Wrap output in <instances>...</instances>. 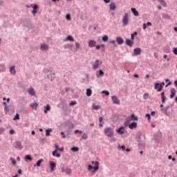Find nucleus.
<instances>
[{
	"instance_id": "obj_21",
	"label": "nucleus",
	"mask_w": 177,
	"mask_h": 177,
	"mask_svg": "<svg viewBox=\"0 0 177 177\" xmlns=\"http://www.w3.org/2000/svg\"><path fill=\"white\" fill-rule=\"evenodd\" d=\"M30 107L34 110H37L38 109V103L34 102L30 104Z\"/></svg>"
},
{
	"instance_id": "obj_20",
	"label": "nucleus",
	"mask_w": 177,
	"mask_h": 177,
	"mask_svg": "<svg viewBox=\"0 0 177 177\" xmlns=\"http://www.w3.org/2000/svg\"><path fill=\"white\" fill-rule=\"evenodd\" d=\"M131 10L133 15H134L136 17L139 16V12H138V10H136V8H131Z\"/></svg>"
},
{
	"instance_id": "obj_60",
	"label": "nucleus",
	"mask_w": 177,
	"mask_h": 177,
	"mask_svg": "<svg viewBox=\"0 0 177 177\" xmlns=\"http://www.w3.org/2000/svg\"><path fill=\"white\" fill-rule=\"evenodd\" d=\"M99 121H100V122H103V118H102V117H100V118H99Z\"/></svg>"
},
{
	"instance_id": "obj_36",
	"label": "nucleus",
	"mask_w": 177,
	"mask_h": 177,
	"mask_svg": "<svg viewBox=\"0 0 177 177\" xmlns=\"http://www.w3.org/2000/svg\"><path fill=\"white\" fill-rule=\"evenodd\" d=\"M5 65H0V73H1L2 71H5Z\"/></svg>"
},
{
	"instance_id": "obj_29",
	"label": "nucleus",
	"mask_w": 177,
	"mask_h": 177,
	"mask_svg": "<svg viewBox=\"0 0 177 177\" xmlns=\"http://www.w3.org/2000/svg\"><path fill=\"white\" fill-rule=\"evenodd\" d=\"M92 95V90L91 88L86 89V96H91Z\"/></svg>"
},
{
	"instance_id": "obj_11",
	"label": "nucleus",
	"mask_w": 177,
	"mask_h": 177,
	"mask_svg": "<svg viewBox=\"0 0 177 177\" xmlns=\"http://www.w3.org/2000/svg\"><path fill=\"white\" fill-rule=\"evenodd\" d=\"M62 172H65L67 175H70L72 172V170L70 168H66L65 169L64 168H62Z\"/></svg>"
},
{
	"instance_id": "obj_37",
	"label": "nucleus",
	"mask_w": 177,
	"mask_h": 177,
	"mask_svg": "<svg viewBox=\"0 0 177 177\" xmlns=\"http://www.w3.org/2000/svg\"><path fill=\"white\" fill-rule=\"evenodd\" d=\"M78 150H80V149L77 147H73L71 148L72 151H78Z\"/></svg>"
},
{
	"instance_id": "obj_42",
	"label": "nucleus",
	"mask_w": 177,
	"mask_h": 177,
	"mask_svg": "<svg viewBox=\"0 0 177 177\" xmlns=\"http://www.w3.org/2000/svg\"><path fill=\"white\" fill-rule=\"evenodd\" d=\"M66 20H71V15H70V14H67L66 15Z\"/></svg>"
},
{
	"instance_id": "obj_54",
	"label": "nucleus",
	"mask_w": 177,
	"mask_h": 177,
	"mask_svg": "<svg viewBox=\"0 0 177 177\" xmlns=\"http://www.w3.org/2000/svg\"><path fill=\"white\" fill-rule=\"evenodd\" d=\"M61 135L62 136L63 139L66 138V136L64 135V132L62 131Z\"/></svg>"
},
{
	"instance_id": "obj_28",
	"label": "nucleus",
	"mask_w": 177,
	"mask_h": 177,
	"mask_svg": "<svg viewBox=\"0 0 177 177\" xmlns=\"http://www.w3.org/2000/svg\"><path fill=\"white\" fill-rule=\"evenodd\" d=\"M131 117L132 121H138V116L135 115V114H131Z\"/></svg>"
},
{
	"instance_id": "obj_26",
	"label": "nucleus",
	"mask_w": 177,
	"mask_h": 177,
	"mask_svg": "<svg viewBox=\"0 0 177 177\" xmlns=\"http://www.w3.org/2000/svg\"><path fill=\"white\" fill-rule=\"evenodd\" d=\"M126 44L128 46H132V45H133V41L127 39H126Z\"/></svg>"
},
{
	"instance_id": "obj_53",
	"label": "nucleus",
	"mask_w": 177,
	"mask_h": 177,
	"mask_svg": "<svg viewBox=\"0 0 177 177\" xmlns=\"http://www.w3.org/2000/svg\"><path fill=\"white\" fill-rule=\"evenodd\" d=\"M5 129L3 128H0V133H3Z\"/></svg>"
},
{
	"instance_id": "obj_35",
	"label": "nucleus",
	"mask_w": 177,
	"mask_h": 177,
	"mask_svg": "<svg viewBox=\"0 0 177 177\" xmlns=\"http://www.w3.org/2000/svg\"><path fill=\"white\" fill-rule=\"evenodd\" d=\"M103 75H104V72L102 70H100L97 77H103Z\"/></svg>"
},
{
	"instance_id": "obj_41",
	"label": "nucleus",
	"mask_w": 177,
	"mask_h": 177,
	"mask_svg": "<svg viewBox=\"0 0 177 177\" xmlns=\"http://www.w3.org/2000/svg\"><path fill=\"white\" fill-rule=\"evenodd\" d=\"M75 104H77V102L76 101H72L69 104L70 106H75Z\"/></svg>"
},
{
	"instance_id": "obj_9",
	"label": "nucleus",
	"mask_w": 177,
	"mask_h": 177,
	"mask_svg": "<svg viewBox=\"0 0 177 177\" xmlns=\"http://www.w3.org/2000/svg\"><path fill=\"white\" fill-rule=\"evenodd\" d=\"M88 44L89 48H95V46H96V41L90 40L88 41Z\"/></svg>"
},
{
	"instance_id": "obj_18",
	"label": "nucleus",
	"mask_w": 177,
	"mask_h": 177,
	"mask_svg": "<svg viewBox=\"0 0 177 177\" xmlns=\"http://www.w3.org/2000/svg\"><path fill=\"white\" fill-rule=\"evenodd\" d=\"M117 132L118 133L122 135L125 132V129L124 128V127H121L118 129H117Z\"/></svg>"
},
{
	"instance_id": "obj_4",
	"label": "nucleus",
	"mask_w": 177,
	"mask_h": 177,
	"mask_svg": "<svg viewBox=\"0 0 177 177\" xmlns=\"http://www.w3.org/2000/svg\"><path fill=\"white\" fill-rule=\"evenodd\" d=\"M169 106H166L164 109H161V111H162V113H164L165 115H167V117H171L172 114L171 113V112L169 111Z\"/></svg>"
},
{
	"instance_id": "obj_13",
	"label": "nucleus",
	"mask_w": 177,
	"mask_h": 177,
	"mask_svg": "<svg viewBox=\"0 0 177 177\" xmlns=\"http://www.w3.org/2000/svg\"><path fill=\"white\" fill-rule=\"evenodd\" d=\"M28 93H29V95H31V96H35V91H34V88H30L28 90Z\"/></svg>"
},
{
	"instance_id": "obj_49",
	"label": "nucleus",
	"mask_w": 177,
	"mask_h": 177,
	"mask_svg": "<svg viewBox=\"0 0 177 177\" xmlns=\"http://www.w3.org/2000/svg\"><path fill=\"white\" fill-rule=\"evenodd\" d=\"M32 8H33V9L35 10L36 9H38V6H37V4H33V6H31Z\"/></svg>"
},
{
	"instance_id": "obj_55",
	"label": "nucleus",
	"mask_w": 177,
	"mask_h": 177,
	"mask_svg": "<svg viewBox=\"0 0 177 177\" xmlns=\"http://www.w3.org/2000/svg\"><path fill=\"white\" fill-rule=\"evenodd\" d=\"M95 49L97 50H99V49H100V45H97V46H95Z\"/></svg>"
},
{
	"instance_id": "obj_46",
	"label": "nucleus",
	"mask_w": 177,
	"mask_h": 177,
	"mask_svg": "<svg viewBox=\"0 0 177 177\" xmlns=\"http://www.w3.org/2000/svg\"><path fill=\"white\" fill-rule=\"evenodd\" d=\"M10 160H11L12 164L14 165H16V160H15L13 158H11Z\"/></svg>"
},
{
	"instance_id": "obj_39",
	"label": "nucleus",
	"mask_w": 177,
	"mask_h": 177,
	"mask_svg": "<svg viewBox=\"0 0 177 177\" xmlns=\"http://www.w3.org/2000/svg\"><path fill=\"white\" fill-rule=\"evenodd\" d=\"M81 139H83V140H86L88 139V136L86 135V133H84L82 136V138Z\"/></svg>"
},
{
	"instance_id": "obj_47",
	"label": "nucleus",
	"mask_w": 177,
	"mask_h": 177,
	"mask_svg": "<svg viewBox=\"0 0 177 177\" xmlns=\"http://www.w3.org/2000/svg\"><path fill=\"white\" fill-rule=\"evenodd\" d=\"M145 117H147V118H148V121H150V118H151V116H150V113L146 114Z\"/></svg>"
},
{
	"instance_id": "obj_7",
	"label": "nucleus",
	"mask_w": 177,
	"mask_h": 177,
	"mask_svg": "<svg viewBox=\"0 0 177 177\" xmlns=\"http://www.w3.org/2000/svg\"><path fill=\"white\" fill-rule=\"evenodd\" d=\"M15 149L21 150L23 149V145H21V142L17 141L15 142Z\"/></svg>"
},
{
	"instance_id": "obj_31",
	"label": "nucleus",
	"mask_w": 177,
	"mask_h": 177,
	"mask_svg": "<svg viewBox=\"0 0 177 177\" xmlns=\"http://www.w3.org/2000/svg\"><path fill=\"white\" fill-rule=\"evenodd\" d=\"M66 41H71V42H74V38H73V36H68L66 37Z\"/></svg>"
},
{
	"instance_id": "obj_52",
	"label": "nucleus",
	"mask_w": 177,
	"mask_h": 177,
	"mask_svg": "<svg viewBox=\"0 0 177 177\" xmlns=\"http://www.w3.org/2000/svg\"><path fill=\"white\" fill-rule=\"evenodd\" d=\"M146 28H147V24H143V30H146Z\"/></svg>"
},
{
	"instance_id": "obj_22",
	"label": "nucleus",
	"mask_w": 177,
	"mask_h": 177,
	"mask_svg": "<svg viewBox=\"0 0 177 177\" xmlns=\"http://www.w3.org/2000/svg\"><path fill=\"white\" fill-rule=\"evenodd\" d=\"M141 52H142V50L139 48L134 49V55H136V56H138V55H140Z\"/></svg>"
},
{
	"instance_id": "obj_45",
	"label": "nucleus",
	"mask_w": 177,
	"mask_h": 177,
	"mask_svg": "<svg viewBox=\"0 0 177 177\" xmlns=\"http://www.w3.org/2000/svg\"><path fill=\"white\" fill-rule=\"evenodd\" d=\"M165 82H168V84L166 85V86H169V85H171V82H169V80L166 79Z\"/></svg>"
},
{
	"instance_id": "obj_15",
	"label": "nucleus",
	"mask_w": 177,
	"mask_h": 177,
	"mask_svg": "<svg viewBox=\"0 0 177 177\" xmlns=\"http://www.w3.org/2000/svg\"><path fill=\"white\" fill-rule=\"evenodd\" d=\"M110 10H115L117 9V6H115V3L111 2L109 5Z\"/></svg>"
},
{
	"instance_id": "obj_64",
	"label": "nucleus",
	"mask_w": 177,
	"mask_h": 177,
	"mask_svg": "<svg viewBox=\"0 0 177 177\" xmlns=\"http://www.w3.org/2000/svg\"><path fill=\"white\" fill-rule=\"evenodd\" d=\"M121 149H122V150H125V146H124V145H122V146L121 147Z\"/></svg>"
},
{
	"instance_id": "obj_19",
	"label": "nucleus",
	"mask_w": 177,
	"mask_h": 177,
	"mask_svg": "<svg viewBox=\"0 0 177 177\" xmlns=\"http://www.w3.org/2000/svg\"><path fill=\"white\" fill-rule=\"evenodd\" d=\"M138 127V123L136 122H133L131 124H129V128L130 129H133V128H136Z\"/></svg>"
},
{
	"instance_id": "obj_1",
	"label": "nucleus",
	"mask_w": 177,
	"mask_h": 177,
	"mask_svg": "<svg viewBox=\"0 0 177 177\" xmlns=\"http://www.w3.org/2000/svg\"><path fill=\"white\" fill-rule=\"evenodd\" d=\"M104 132L108 138H113L114 136V130L111 127L105 128Z\"/></svg>"
},
{
	"instance_id": "obj_50",
	"label": "nucleus",
	"mask_w": 177,
	"mask_h": 177,
	"mask_svg": "<svg viewBox=\"0 0 177 177\" xmlns=\"http://www.w3.org/2000/svg\"><path fill=\"white\" fill-rule=\"evenodd\" d=\"M173 53H174V55H177V48H174L173 49Z\"/></svg>"
},
{
	"instance_id": "obj_27",
	"label": "nucleus",
	"mask_w": 177,
	"mask_h": 177,
	"mask_svg": "<svg viewBox=\"0 0 177 177\" xmlns=\"http://www.w3.org/2000/svg\"><path fill=\"white\" fill-rule=\"evenodd\" d=\"M158 2L160 3L162 6H164L165 8L167 6V3L164 0H158Z\"/></svg>"
},
{
	"instance_id": "obj_51",
	"label": "nucleus",
	"mask_w": 177,
	"mask_h": 177,
	"mask_svg": "<svg viewBox=\"0 0 177 177\" xmlns=\"http://www.w3.org/2000/svg\"><path fill=\"white\" fill-rule=\"evenodd\" d=\"M75 46H76V49H79L80 48V43L76 42L75 43Z\"/></svg>"
},
{
	"instance_id": "obj_17",
	"label": "nucleus",
	"mask_w": 177,
	"mask_h": 177,
	"mask_svg": "<svg viewBox=\"0 0 177 177\" xmlns=\"http://www.w3.org/2000/svg\"><path fill=\"white\" fill-rule=\"evenodd\" d=\"M116 42L118 44V45H122V44H124V39L120 37H118L116 38Z\"/></svg>"
},
{
	"instance_id": "obj_58",
	"label": "nucleus",
	"mask_w": 177,
	"mask_h": 177,
	"mask_svg": "<svg viewBox=\"0 0 177 177\" xmlns=\"http://www.w3.org/2000/svg\"><path fill=\"white\" fill-rule=\"evenodd\" d=\"M151 115H152V116L156 115V112L155 111H151Z\"/></svg>"
},
{
	"instance_id": "obj_56",
	"label": "nucleus",
	"mask_w": 177,
	"mask_h": 177,
	"mask_svg": "<svg viewBox=\"0 0 177 177\" xmlns=\"http://www.w3.org/2000/svg\"><path fill=\"white\" fill-rule=\"evenodd\" d=\"M18 174H19V175H21V174H23V171H21V169H19L18 170Z\"/></svg>"
},
{
	"instance_id": "obj_24",
	"label": "nucleus",
	"mask_w": 177,
	"mask_h": 177,
	"mask_svg": "<svg viewBox=\"0 0 177 177\" xmlns=\"http://www.w3.org/2000/svg\"><path fill=\"white\" fill-rule=\"evenodd\" d=\"M44 113L45 114H46V113H48V111H50V105L47 104L45 107H44Z\"/></svg>"
},
{
	"instance_id": "obj_63",
	"label": "nucleus",
	"mask_w": 177,
	"mask_h": 177,
	"mask_svg": "<svg viewBox=\"0 0 177 177\" xmlns=\"http://www.w3.org/2000/svg\"><path fill=\"white\" fill-rule=\"evenodd\" d=\"M32 13L33 15H35V14L37 13L36 10H34L33 11H32Z\"/></svg>"
},
{
	"instance_id": "obj_32",
	"label": "nucleus",
	"mask_w": 177,
	"mask_h": 177,
	"mask_svg": "<svg viewBox=\"0 0 177 177\" xmlns=\"http://www.w3.org/2000/svg\"><path fill=\"white\" fill-rule=\"evenodd\" d=\"M92 109H93V110H99V109H100V106L93 104V105L92 106Z\"/></svg>"
},
{
	"instance_id": "obj_16",
	"label": "nucleus",
	"mask_w": 177,
	"mask_h": 177,
	"mask_svg": "<svg viewBox=\"0 0 177 177\" xmlns=\"http://www.w3.org/2000/svg\"><path fill=\"white\" fill-rule=\"evenodd\" d=\"M175 95H176V90H175V88H171L170 99H174V97H175Z\"/></svg>"
},
{
	"instance_id": "obj_6",
	"label": "nucleus",
	"mask_w": 177,
	"mask_h": 177,
	"mask_svg": "<svg viewBox=\"0 0 177 177\" xmlns=\"http://www.w3.org/2000/svg\"><path fill=\"white\" fill-rule=\"evenodd\" d=\"M102 64V62L99 59L95 60V63L93 65V68L94 70H97L99 68V66Z\"/></svg>"
},
{
	"instance_id": "obj_3",
	"label": "nucleus",
	"mask_w": 177,
	"mask_h": 177,
	"mask_svg": "<svg viewBox=\"0 0 177 177\" xmlns=\"http://www.w3.org/2000/svg\"><path fill=\"white\" fill-rule=\"evenodd\" d=\"M122 21L123 26H128L129 23V14H128L127 12H125L122 17Z\"/></svg>"
},
{
	"instance_id": "obj_5",
	"label": "nucleus",
	"mask_w": 177,
	"mask_h": 177,
	"mask_svg": "<svg viewBox=\"0 0 177 177\" xmlns=\"http://www.w3.org/2000/svg\"><path fill=\"white\" fill-rule=\"evenodd\" d=\"M55 149H55V151H53V157H60V153H57V150H59V145H57V144H55Z\"/></svg>"
},
{
	"instance_id": "obj_25",
	"label": "nucleus",
	"mask_w": 177,
	"mask_h": 177,
	"mask_svg": "<svg viewBox=\"0 0 177 177\" xmlns=\"http://www.w3.org/2000/svg\"><path fill=\"white\" fill-rule=\"evenodd\" d=\"M161 98H162V103H165V100H167V97L165 95V93H161Z\"/></svg>"
},
{
	"instance_id": "obj_8",
	"label": "nucleus",
	"mask_w": 177,
	"mask_h": 177,
	"mask_svg": "<svg viewBox=\"0 0 177 177\" xmlns=\"http://www.w3.org/2000/svg\"><path fill=\"white\" fill-rule=\"evenodd\" d=\"M111 99H112V102L115 104H120V100L118 99V97L113 95L111 97Z\"/></svg>"
},
{
	"instance_id": "obj_59",
	"label": "nucleus",
	"mask_w": 177,
	"mask_h": 177,
	"mask_svg": "<svg viewBox=\"0 0 177 177\" xmlns=\"http://www.w3.org/2000/svg\"><path fill=\"white\" fill-rule=\"evenodd\" d=\"M105 3H110V0H103Z\"/></svg>"
},
{
	"instance_id": "obj_2",
	"label": "nucleus",
	"mask_w": 177,
	"mask_h": 177,
	"mask_svg": "<svg viewBox=\"0 0 177 177\" xmlns=\"http://www.w3.org/2000/svg\"><path fill=\"white\" fill-rule=\"evenodd\" d=\"M97 169H99V162L98 161L95 162L94 167H93L91 165H88V171H91V172L95 173L97 171Z\"/></svg>"
},
{
	"instance_id": "obj_40",
	"label": "nucleus",
	"mask_w": 177,
	"mask_h": 177,
	"mask_svg": "<svg viewBox=\"0 0 177 177\" xmlns=\"http://www.w3.org/2000/svg\"><path fill=\"white\" fill-rule=\"evenodd\" d=\"M25 160H29V161H31V160H32V158H31V156L30 155H27L25 157Z\"/></svg>"
},
{
	"instance_id": "obj_34",
	"label": "nucleus",
	"mask_w": 177,
	"mask_h": 177,
	"mask_svg": "<svg viewBox=\"0 0 177 177\" xmlns=\"http://www.w3.org/2000/svg\"><path fill=\"white\" fill-rule=\"evenodd\" d=\"M44 161V159H40L39 160L37 163H36V165L37 167H41V163Z\"/></svg>"
},
{
	"instance_id": "obj_10",
	"label": "nucleus",
	"mask_w": 177,
	"mask_h": 177,
	"mask_svg": "<svg viewBox=\"0 0 177 177\" xmlns=\"http://www.w3.org/2000/svg\"><path fill=\"white\" fill-rule=\"evenodd\" d=\"M155 89H158V92H161L162 91V86L160 83L155 84Z\"/></svg>"
},
{
	"instance_id": "obj_14",
	"label": "nucleus",
	"mask_w": 177,
	"mask_h": 177,
	"mask_svg": "<svg viewBox=\"0 0 177 177\" xmlns=\"http://www.w3.org/2000/svg\"><path fill=\"white\" fill-rule=\"evenodd\" d=\"M50 171L53 172V171H55V168H56V163L53 162H50Z\"/></svg>"
},
{
	"instance_id": "obj_38",
	"label": "nucleus",
	"mask_w": 177,
	"mask_h": 177,
	"mask_svg": "<svg viewBox=\"0 0 177 177\" xmlns=\"http://www.w3.org/2000/svg\"><path fill=\"white\" fill-rule=\"evenodd\" d=\"M14 120H20V115H19V113H16L15 117L13 118Z\"/></svg>"
},
{
	"instance_id": "obj_57",
	"label": "nucleus",
	"mask_w": 177,
	"mask_h": 177,
	"mask_svg": "<svg viewBox=\"0 0 177 177\" xmlns=\"http://www.w3.org/2000/svg\"><path fill=\"white\" fill-rule=\"evenodd\" d=\"M10 135H13V133H15V130H10Z\"/></svg>"
},
{
	"instance_id": "obj_12",
	"label": "nucleus",
	"mask_w": 177,
	"mask_h": 177,
	"mask_svg": "<svg viewBox=\"0 0 177 177\" xmlns=\"http://www.w3.org/2000/svg\"><path fill=\"white\" fill-rule=\"evenodd\" d=\"M40 49L41 50H48L49 49V46L45 44H41Z\"/></svg>"
},
{
	"instance_id": "obj_44",
	"label": "nucleus",
	"mask_w": 177,
	"mask_h": 177,
	"mask_svg": "<svg viewBox=\"0 0 177 177\" xmlns=\"http://www.w3.org/2000/svg\"><path fill=\"white\" fill-rule=\"evenodd\" d=\"M143 98L144 99H149V93H145V94H144V95H143Z\"/></svg>"
},
{
	"instance_id": "obj_23",
	"label": "nucleus",
	"mask_w": 177,
	"mask_h": 177,
	"mask_svg": "<svg viewBox=\"0 0 177 177\" xmlns=\"http://www.w3.org/2000/svg\"><path fill=\"white\" fill-rule=\"evenodd\" d=\"M10 74H16V68L15 66H12L10 68Z\"/></svg>"
},
{
	"instance_id": "obj_33",
	"label": "nucleus",
	"mask_w": 177,
	"mask_h": 177,
	"mask_svg": "<svg viewBox=\"0 0 177 177\" xmlns=\"http://www.w3.org/2000/svg\"><path fill=\"white\" fill-rule=\"evenodd\" d=\"M50 132H52V129L46 130V136H50Z\"/></svg>"
},
{
	"instance_id": "obj_48",
	"label": "nucleus",
	"mask_w": 177,
	"mask_h": 177,
	"mask_svg": "<svg viewBox=\"0 0 177 177\" xmlns=\"http://www.w3.org/2000/svg\"><path fill=\"white\" fill-rule=\"evenodd\" d=\"M74 133H75V134H77V133H82V131L75 130V131H74Z\"/></svg>"
},
{
	"instance_id": "obj_30",
	"label": "nucleus",
	"mask_w": 177,
	"mask_h": 177,
	"mask_svg": "<svg viewBox=\"0 0 177 177\" xmlns=\"http://www.w3.org/2000/svg\"><path fill=\"white\" fill-rule=\"evenodd\" d=\"M102 39L103 42H107V41H109V36L104 35V37H102Z\"/></svg>"
},
{
	"instance_id": "obj_62",
	"label": "nucleus",
	"mask_w": 177,
	"mask_h": 177,
	"mask_svg": "<svg viewBox=\"0 0 177 177\" xmlns=\"http://www.w3.org/2000/svg\"><path fill=\"white\" fill-rule=\"evenodd\" d=\"M110 142H115V138H111V139L110 140Z\"/></svg>"
},
{
	"instance_id": "obj_61",
	"label": "nucleus",
	"mask_w": 177,
	"mask_h": 177,
	"mask_svg": "<svg viewBox=\"0 0 177 177\" xmlns=\"http://www.w3.org/2000/svg\"><path fill=\"white\" fill-rule=\"evenodd\" d=\"M147 26H152L151 22H147Z\"/></svg>"
},
{
	"instance_id": "obj_43",
	"label": "nucleus",
	"mask_w": 177,
	"mask_h": 177,
	"mask_svg": "<svg viewBox=\"0 0 177 177\" xmlns=\"http://www.w3.org/2000/svg\"><path fill=\"white\" fill-rule=\"evenodd\" d=\"M102 93H104V95L106 96H109V95H110V92L107 91H102Z\"/></svg>"
}]
</instances>
